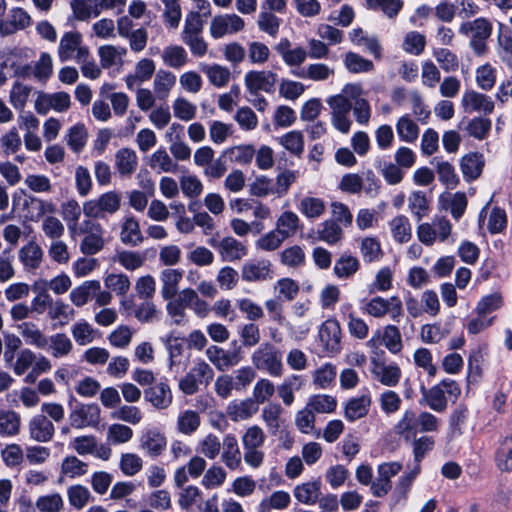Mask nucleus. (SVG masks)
Returning a JSON list of instances; mask_svg holds the SVG:
<instances>
[{
	"instance_id": "nucleus-1",
	"label": "nucleus",
	"mask_w": 512,
	"mask_h": 512,
	"mask_svg": "<svg viewBox=\"0 0 512 512\" xmlns=\"http://www.w3.org/2000/svg\"><path fill=\"white\" fill-rule=\"evenodd\" d=\"M421 405L428 406L431 410L442 413L447 409V396L457 399L461 393L459 384L452 379L446 378L431 388H426L424 384L420 386Z\"/></svg>"
},
{
	"instance_id": "nucleus-2",
	"label": "nucleus",
	"mask_w": 512,
	"mask_h": 512,
	"mask_svg": "<svg viewBox=\"0 0 512 512\" xmlns=\"http://www.w3.org/2000/svg\"><path fill=\"white\" fill-rule=\"evenodd\" d=\"M493 25L490 20L478 17L465 21L459 26L458 32L469 37V46L476 55H484L487 51V41L491 37Z\"/></svg>"
},
{
	"instance_id": "nucleus-3",
	"label": "nucleus",
	"mask_w": 512,
	"mask_h": 512,
	"mask_svg": "<svg viewBox=\"0 0 512 512\" xmlns=\"http://www.w3.org/2000/svg\"><path fill=\"white\" fill-rule=\"evenodd\" d=\"M265 440L264 430L258 425H252L244 431L241 437L243 459L249 467L257 469L264 463L265 453L262 448Z\"/></svg>"
},
{
	"instance_id": "nucleus-4",
	"label": "nucleus",
	"mask_w": 512,
	"mask_h": 512,
	"mask_svg": "<svg viewBox=\"0 0 512 512\" xmlns=\"http://www.w3.org/2000/svg\"><path fill=\"white\" fill-rule=\"evenodd\" d=\"M361 310L364 314L374 318H383L389 315L390 319L399 323L403 317V304L398 296L383 298L375 296L361 301Z\"/></svg>"
},
{
	"instance_id": "nucleus-5",
	"label": "nucleus",
	"mask_w": 512,
	"mask_h": 512,
	"mask_svg": "<svg viewBox=\"0 0 512 512\" xmlns=\"http://www.w3.org/2000/svg\"><path fill=\"white\" fill-rule=\"evenodd\" d=\"M256 378V371L251 366L241 367L231 374L219 376L215 381V391L221 398H228L232 391H244Z\"/></svg>"
},
{
	"instance_id": "nucleus-6",
	"label": "nucleus",
	"mask_w": 512,
	"mask_h": 512,
	"mask_svg": "<svg viewBox=\"0 0 512 512\" xmlns=\"http://www.w3.org/2000/svg\"><path fill=\"white\" fill-rule=\"evenodd\" d=\"M251 361L256 369L272 377H280L283 374L282 353L272 343L261 344L253 352Z\"/></svg>"
},
{
	"instance_id": "nucleus-7",
	"label": "nucleus",
	"mask_w": 512,
	"mask_h": 512,
	"mask_svg": "<svg viewBox=\"0 0 512 512\" xmlns=\"http://www.w3.org/2000/svg\"><path fill=\"white\" fill-rule=\"evenodd\" d=\"M57 56L60 62L84 61L90 56V50L83 42V37L78 31L65 32L59 41Z\"/></svg>"
},
{
	"instance_id": "nucleus-8",
	"label": "nucleus",
	"mask_w": 512,
	"mask_h": 512,
	"mask_svg": "<svg viewBox=\"0 0 512 512\" xmlns=\"http://www.w3.org/2000/svg\"><path fill=\"white\" fill-rule=\"evenodd\" d=\"M121 197L116 191H108L95 199L83 204V213L86 217L104 219L120 209Z\"/></svg>"
},
{
	"instance_id": "nucleus-9",
	"label": "nucleus",
	"mask_w": 512,
	"mask_h": 512,
	"mask_svg": "<svg viewBox=\"0 0 512 512\" xmlns=\"http://www.w3.org/2000/svg\"><path fill=\"white\" fill-rule=\"evenodd\" d=\"M77 235H84L80 243V251L84 255H95L104 247V229L100 223L94 220H83L79 225Z\"/></svg>"
},
{
	"instance_id": "nucleus-10",
	"label": "nucleus",
	"mask_w": 512,
	"mask_h": 512,
	"mask_svg": "<svg viewBox=\"0 0 512 512\" xmlns=\"http://www.w3.org/2000/svg\"><path fill=\"white\" fill-rule=\"evenodd\" d=\"M169 354V370L175 374L182 373L190 360V351L185 339L174 336L172 333L161 337Z\"/></svg>"
},
{
	"instance_id": "nucleus-11",
	"label": "nucleus",
	"mask_w": 512,
	"mask_h": 512,
	"mask_svg": "<svg viewBox=\"0 0 512 512\" xmlns=\"http://www.w3.org/2000/svg\"><path fill=\"white\" fill-rule=\"evenodd\" d=\"M352 103V98L343 94L333 95L327 99V104L331 108V123L341 133L350 131L352 121L349 114L352 110Z\"/></svg>"
},
{
	"instance_id": "nucleus-12",
	"label": "nucleus",
	"mask_w": 512,
	"mask_h": 512,
	"mask_svg": "<svg viewBox=\"0 0 512 512\" xmlns=\"http://www.w3.org/2000/svg\"><path fill=\"white\" fill-rule=\"evenodd\" d=\"M452 231V225L445 217H435L431 223H422L417 228V236L426 246L433 245L437 240L447 241Z\"/></svg>"
},
{
	"instance_id": "nucleus-13",
	"label": "nucleus",
	"mask_w": 512,
	"mask_h": 512,
	"mask_svg": "<svg viewBox=\"0 0 512 512\" xmlns=\"http://www.w3.org/2000/svg\"><path fill=\"white\" fill-rule=\"evenodd\" d=\"M402 469V464L396 461L385 462L377 467V477L370 484V491L373 496L385 497L392 489L391 479Z\"/></svg>"
},
{
	"instance_id": "nucleus-14",
	"label": "nucleus",
	"mask_w": 512,
	"mask_h": 512,
	"mask_svg": "<svg viewBox=\"0 0 512 512\" xmlns=\"http://www.w3.org/2000/svg\"><path fill=\"white\" fill-rule=\"evenodd\" d=\"M277 74L270 70H251L244 76V84L249 94L262 92L271 94L275 91Z\"/></svg>"
},
{
	"instance_id": "nucleus-15",
	"label": "nucleus",
	"mask_w": 512,
	"mask_h": 512,
	"mask_svg": "<svg viewBox=\"0 0 512 512\" xmlns=\"http://www.w3.org/2000/svg\"><path fill=\"white\" fill-rule=\"evenodd\" d=\"M69 421L76 429L96 427L100 422V408L97 404L77 403L70 411Z\"/></svg>"
},
{
	"instance_id": "nucleus-16",
	"label": "nucleus",
	"mask_w": 512,
	"mask_h": 512,
	"mask_svg": "<svg viewBox=\"0 0 512 512\" xmlns=\"http://www.w3.org/2000/svg\"><path fill=\"white\" fill-rule=\"evenodd\" d=\"M70 104V95L66 92H39L34 108L39 115H46L50 110L64 112L69 109Z\"/></svg>"
},
{
	"instance_id": "nucleus-17",
	"label": "nucleus",
	"mask_w": 512,
	"mask_h": 512,
	"mask_svg": "<svg viewBox=\"0 0 512 512\" xmlns=\"http://www.w3.org/2000/svg\"><path fill=\"white\" fill-rule=\"evenodd\" d=\"M274 277L272 263L268 259H251L246 261L241 269V278L243 281L264 282Z\"/></svg>"
},
{
	"instance_id": "nucleus-18",
	"label": "nucleus",
	"mask_w": 512,
	"mask_h": 512,
	"mask_svg": "<svg viewBox=\"0 0 512 512\" xmlns=\"http://www.w3.org/2000/svg\"><path fill=\"white\" fill-rule=\"evenodd\" d=\"M319 339L324 351L329 355H335L341 350V328L335 319H327L319 328Z\"/></svg>"
},
{
	"instance_id": "nucleus-19",
	"label": "nucleus",
	"mask_w": 512,
	"mask_h": 512,
	"mask_svg": "<svg viewBox=\"0 0 512 512\" xmlns=\"http://www.w3.org/2000/svg\"><path fill=\"white\" fill-rule=\"evenodd\" d=\"M167 439L165 434L156 427L146 428L139 439V447L148 456L155 458L165 451Z\"/></svg>"
},
{
	"instance_id": "nucleus-20",
	"label": "nucleus",
	"mask_w": 512,
	"mask_h": 512,
	"mask_svg": "<svg viewBox=\"0 0 512 512\" xmlns=\"http://www.w3.org/2000/svg\"><path fill=\"white\" fill-rule=\"evenodd\" d=\"M371 373L381 384L388 387L396 386L402 376L401 369L396 363L387 364L376 357L371 359Z\"/></svg>"
},
{
	"instance_id": "nucleus-21",
	"label": "nucleus",
	"mask_w": 512,
	"mask_h": 512,
	"mask_svg": "<svg viewBox=\"0 0 512 512\" xmlns=\"http://www.w3.org/2000/svg\"><path fill=\"white\" fill-rule=\"evenodd\" d=\"M419 475V468L412 467L408 472L402 474L392 490L389 498V505L392 509L402 507L408 499L412 484Z\"/></svg>"
},
{
	"instance_id": "nucleus-22",
	"label": "nucleus",
	"mask_w": 512,
	"mask_h": 512,
	"mask_svg": "<svg viewBox=\"0 0 512 512\" xmlns=\"http://www.w3.org/2000/svg\"><path fill=\"white\" fill-rule=\"evenodd\" d=\"M244 25V20L236 14L220 15L212 19L210 33L213 38L219 39L227 34L241 31Z\"/></svg>"
},
{
	"instance_id": "nucleus-23",
	"label": "nucleus",
	"mask_w": 512,
	"mask_h": 512,
	"mask_svg": "<svg viewBox=\"0 0 512 512\" xmlns=\"http://www.w3.org/2000/svg\"><path fill=\"white\" fill-rule=\"evenodd\" d=\"M462 106L467 113L491 114L494 110V102L490 96L476 92L466 91L462 96Z\"/></svg>"
},
{
	"instance_id": "nucleus-24",
	"label": "nucleus",
	"mask_w": 512,
	"mask_h": 512,
	"mask_svg": "<svg viewBox=\"0 0 512 512\" xmlns=\"http://www.w3.org/2000/svg\"><path fill=\"white\" fill-rule=\"evenodd\" d=\"M343 92L352 98V110L355 120L360 125H367L371 117V106L369 102L360 97L361 89L356 85H346Z\"/></svg>"
},
{
	"instance_id": "nucleus-25",
	"label": "nucleus",
	"mask_w": 512,
	"mask_h": 512,
	"mask_svg": "<svg viewBox=\"0 0 512 512\" xmlns=\"http://www.w3.org/2000/svg\"><path fill=\"white\" fill-rule=\"evenodd\" d=\"M155 63L150 58L140 59L134 68V72L125 77L126 87L133 91L141 84L148 82L155 73Z\"/></svg>"
},
{
	"instance_id": "nucleus-26",
	"label": "nucleus",
	"mask_w": 512,
	"mask_h": 512,
	"mask_svg": "<svg viewBox=\"0 0 512 512\" xmlns=\"http://www.w3.org/2000/svg\"><path fill=\"white\" fill-rule=\"evenodd\" d=\"M144 397L153 407L162 410L172 403V391L167 381H160L145 389Z\"/></svg>"
},
{
	"instance_id": "nucleus-27",
	"label": "nucleus",
	"mask_w": 512,
	"mask_h": 512,
	"mask_svg": "<svg viewBox=\"0 0 512 512\" xmlns=\"http://www.w3.org/2000/svg\"><path fill=\"white\" fill-rule=\"evenodd\" d=\"M223 450L221 461L230 470L242 469V455L239 448L238 440L233 434H226L223 437Z\"/></svg>"
},
{
	"instance_id": "nucleus-28",
	"label": "nucleus",
	"mask_w": 512,
	"mask_h": 512,
	"mask_svg": "<svg viewBox=\"0 0 512 512\" xmlns=\"http://www.w3.org/2000/svg\"><path fill=\"white\" fill-rule=\"evenodd\" d=\"M218 246L219 255L222 261L225 262L239 261L248 254L246 244L232 236H227L221 239Z\"/></svg>"
},
{
	"instance_id": "nucleus-29",
	"label": "nucleus",
	"mask_w": 512,
	"mask_h": 512,
	"mask_svg": "<svg viewBox=\"0 0 512 512\" xmlns=\"http://www.w3.org/2000/svg\"><path fill=\"white\" fill-rule=\"evenodd\" d=\"M371 406V396L366 393L349 398L344 405V417L349 422L364 418Z\"/></svg>"
},
{
	"instance_id": "nucleus-30",
	"label": "nucleus",
	"mask_w": 512,
	"mask_h": 512,
	"mask_svg": "<svg viewBox=\"0 0 512 512\" xmlns=\"http://www.w3.org/2000/svg\"><path fill=\"white\" fill-rule=\"evenodd\" d=\"M30 437L41 443L49 442L55 433V427L45 415H35L29 421Z\"/></svg>"
},
{
	"instance_id": "nucleus-31",
	"label": "nucleus",
	"mask_w": 512,
	"mask_h": 512,
	"mask_svg": "<svg viewBox=\"0 0 512 512\" xmlns=\"http://www.w3.org/2000/svg\"><path fill=\"white\" fill-rule=\"evenodd\" d=\"M24 206L27 210V217L33 222L43 220L45 216L56 212V205L52 201L43 200L35 196H27Z\"/></svg>"
},
{
	"instance_id": "nucleus-32",
	"label": "nucleus",
	"mask_w": 512,
	"mask_h": 512,
	"mask_svg": "<svg viewBox=\"0 0 512 512\" xmlns=\"http://www.w3.org/2000/svg\"><path fill=\"white\" fill-rule=\"evenodd\" d=\"M138 167V156L131 148H121L115 153V169L122 178H130Z\"/></svg>"
},
{
	"instance_id": "nucleus-33",
	"label": "nucleus",
	"mask_w": 512,
	"mask_h": 512,
	"mask_svg": "<svg viewBox=\"0 0 512 512\" xmlns=\"http://www.w3.org/2000/svg\"><path fill=\"white\" fill-rule=\"evenodd\" d=\"M258 404L252 398L231 401L226 409L227 415L234 422L250 419L258 412Z\"/></svg>"
},
{
	"instance_id": "nucleus-34",
	"label": "nucleus",
	"mask_w": 512,
	"mask_h": 512,
	"mask_svg": "<svg viewBox=\"0 0 512 512\" xmlns=\"http://www.w3.org/2000/svg\"><path fill=\"white\" fill-rule=\"evenodd\" d=\"M485 165L483 154L471 152L464 155L460 161V168L463 178L467 182L474 181L480 177Z\"/></svg>"
},
{
	"instance_id": "nucleus-35",
	"label": "nucleus",
	"mask_w": 512,
	"mask_h": 512,
	"mask_svg": "<svg viewBox=\"0 0 512 512\" xmlns=\"http://www.w3.org/2000/svg\"><path fill=\"white\" fill-rule=\"evenodd\" d=\"M290 73L300 79L326 81L334 75V69L324 63H312L303 68H294Z\"/></svg>"
},
{
	"instance_id": "nucleus-36",
	"label": "nucleus",
	"mask_w": 512,
	"mask_h": 512,
	"mask_svg": "<svg viewBox=\"0 0 512 512\" xmlns=\"http://www.w3.org/2000/svg\"><path fill=\"white\" fill-rule=\"evenodd\" d=\"M459 128L465 131L469 137L482 141L489 136L492 122L486 117L477 116L467 121H461Z\"/></svg>"
},
{
	"instance_id": "nucleus-37",
	"label": "nucleus",
	"mask_w": 512,
	"mask_h": 512,
	"mask_svg": "<svg viewBox=\"0 0 512 512\" xmlns=\"http://www.w3.org/2000/svg\"><path fill=\"white\" fill-rule=\"evenodd\" d=\"M31 24L30 15L20 7L12 8L6 22L0 20V33L9 35L18 30H23Z\"/></svg>"
},
{
	"instance_id": "nucleus-38",
	"label": "nucleus",
	"mask_w": 512,
	"mask_h": 512,
	"mask_svg": "<svg viewBox=\"0 0 512 512\" xmlns=\"http://www.w3.org/2000/svg\"><path fill=\"white\" fill-rule=\"evenodd\" d=\"M418 415L413 410H405L400 420L395 425V433L403 438L406 442H410L420 433Z\"/></svg>"
},
{
	"instance_id": "nucleus-39",
	"label": "nucleus",
	"mask_w": 512,
	"mask_h": 512,
	"mask_svg": "<svg viewBox=\"0 0 512 512\" xmlns=\"http://www.w3.org/2000/svg\"><path fill=\"white\" fill-rule=\"evenodd\" d=\"M148 164L150 168L158 174H175L179 170L178 163L168 154L164 147L158 148L151 154Z\"/></svg>"
},
{
	"instance_id": "nucleus-40",
	"label": "nucleus",
	"mask_w": 512,
	"mask_h": 512,
	"mask_svg": "<svg viewBox=\"0 0 512 512\" xmlns=\"http://www.w3.org/2000/svg\"><path fill=\"white\" fill-rule=\"evenodd\" d=\"M18 332L27 345L44 349L48 346V337L33 322H23L17 326Z\"/></svg>"
},
{
	"instance_id": "nucleus-41",
	"label": "nucleus",
	"mask_w": 512,
	"mask_h": 512,
	"mask_svg": "<svg viewBox=\"0 0 512 512\" xmlns=\"http://www.w3.org/2000/svg\"><path fill=\"white\" fill-rule=\"evenodd\" d=\"M284 410L279 403L270 402L261 413V418L271 435H277L285 420L282 418Z\"/></svg>"
},
{
	"instance_id": "nucleus-42",
	"label": "nucleus",
	"mask_w": 512,
	"mask_h": 512,
	"mask_svg": "<svg viewBox=\"0 0 512 512\" xmlns=\"http://www.w3.org/2000/svg\"><path fill=\"white\" fill-rule=\"evenodd\" d=\"M431 164L435 167L438 180L447 188L454 189L459 183L455 167L440 157H434Z\"/></svg>"
},
{
	"instance_id": "nucleus-43",
	"label": "nucleus",
	"mask_w": 512,
	"mask_h": 512,
	"mask_svg": "<svg viewBox=\"0 0 512 512\" xmlns=\"http://www.w3.org/2000/svg\"><path fill=\"white\" fill-rule=\"evenodd\" d=\"M182 277L183 272L179 269H164L161 272V295L163 299L170 300L176 296Z\"/></svg>"
},
{
	"instance_id": "nucleus-44",
	"label": "nucleus",
	"mask_w": 512,
	"mask_h": 512,
	"mask_svg": "<svg viewBox=\"0 0 512 512\" xmlns=\"http://www.w3.org/2000/svg\"><path fill=\"white\" fill-rule=\"evenodd\" d=\"M82 210L79 203L74 199L68 200L61 205V214L72 238L77 236Z\"/></svg>"
},
{
	"instance_id": "nucleus-45",
	"label": "nucleus",
	"mask_w": 512,
	"mask_h": 512,
	"mask_svg": "<svg viewBox=\"0 0 512 512\" xmlns=\"http://www.w3.org/2000/svg\"><path fill=\"white\" fill-rule=\"evenodd\" d=\"M175 84V74L163 69L158 70L153 81V91L157 99L166 100Z\"/></svg>"
},
{
	"instance_id": "nucleus-46",
	"label": "nucleus",
	"mask_w": 512,
	"mask_h": 512,
	"mask_svg": "<svg viewBox=\"0 0 512 512\" xmlns=\"http://www.w3.org/2000/svg\"><path fill=\"white\" fill-rule=\"evenodd\" d=\"M126 53L127 49L121 46L103 45L98 49L100 63L104 69L122 66Z\"/></svg>"
},
{
	"instance_id": "nucleus-47",
	"label": "nucleus",
	"mask_w": 512,
	"mask_h": 512,
	"mask_svg": "<svg viewBox=\"0 0 512 512\" xmlns=\"http://www.w3.org/2000/svg\"><path fill=\"white\" fill-rule=\"evenodd\" d=\"M43 257L42 248L35 242H29L19 251V260L25 270H36L40 267Z\"/></svg>"
},
{
	"instance_id": "nucleus-48",
	"label": "nucleus",
	"mask_w": 512,
	"mask_h": 512,
	"mask_svg": "<svg viewBox=\"0 0 512 512\" xmlns=\"http://www.w3.org/2000/svg\"><path fill=\"white\" fill-rule=\"evenodd\" d=\"M304 381L300 375H290L284 379V381L277 386L276 391L278 396L286 406H291L294 402V392L301 389Z\"/></svg>"
},
{
	"instance_id": "nucleus-49",
	"label": "nucleus",
	"mask_w": 512,
	"mask_h": 512,
	"mask_svg": "<svg viewBox=\"0 0 512 512\" xmlns=\"http://www.w3.org/2000/svg\"><path fill=\"white\" fill-rule=\"evenodd\" d=\"M75 316V310L62 300H53L48 310V317L55 321V327L67 325Z\"/></svg>"
},
{
	"instance_id": "nucleus-50",
	"label": "nucleus",
	"mask_w": 512,
	"mask_h": 512,
	"mask_svg": "<svg viewBox=\"0 0 512 512\" xmlns=\"http://www.w3.org/2000/svg\"><path fill=\"white\" fill-rule=\"evenodd\" d=\"M120 239L125 245L138 246L143 241L139 222L135 217H126L121 225Z\"/></svg>"
},
{
	"instance_id": "nucleus-51",
	"label": "nucleus",
	"mask_w": 512,
	"mask_h": 512,
	"mask_svg": "<svg viewBox=\"0 0 512 512\" xmlns=\"http://www.w3.org/2000/svg\"><path fill=\"white\" fill-rule=\"evenodd\" d=\"M70 6L75 18L79 21L97 17L102 12L99 0H72Z\"/></svg>"
},
{
	"instance_id": "nucleus-52",
	"label": "nucleus",
	"mask_w": 512,
	"mask_h": 512,
	"mask_svg": "<svg viewBox=\"0 0 512 512\" xmlns=\"http://www.w3.org/2000/svg\"><path fill=\"white\" fill-rule=\"evenodd\" d=\"M469 412L466 406L458 405L449 417V427L447 432L448 440L458 438L463 434Z\"/></svg>"
},
{
	"instance_id": "nucleus-53",
	"label": "nucleus",
	"mask_w": 512,
	"mask_h": 512,
	"mask_svg": "<svg viewBox=\"0 0 512 512\" xmlns=\"http://www.w3.org/2000/svg\"><path fill=\"white\" fill-rule=\"evenodd\" d=\"M360 269V261L350 254H342L333 267L334 274L339 279H349Z\"/></svg>"
},
{
	"instance_id": "nucleus-54",
	"label": "nucleus",
	"mask_w": 512,
	"mask_h": 512,
	"mask_svg": "<svg viewBox=\"0 0 512 512\" xmlns=\"http://www.w3.org/2000/svg\"><path fill=\"white\" fill-rule=\"evenodd\" d=\"M163 63L173 69H181L188 63L186 50L179 45H169L162 52Z\"/></svg>"
},
{
	"instance_id": "nucleus-55",
	"label": "nucleus",
	"mask_w": 512,
	"mask_h": 512,
	"mask_svg": "<svg viewBox=\"0 0 512 512\" xmlns=\"http://www.w3.org/2000/svg\"><path fill=\"white\" fill-rule=\"evenodd\" d=\"M100 289V282L97 280L85 281L82 285L74 288L70 292V300L71 302L81 307L85 305L91 297H93L96 292Z\"/></svg>"
},
{
	"instance_id": "nucleus-56",
	"label": "nucleus",
	"mask_w": 512,
	"mask_h": 512,
	"mask_svg": "<svg viewBox=\"0 0 512 512\" xmlns=\"http://www.w3.org/2000/svg\"><path fill=\"white\" fill-rule=\"evenodd\" d=\"M326 205L323 199L318 197H303L297 204V209L307 219H316L323 215Z\"/></svg>"
},
{
	"instance_id": "nucleus-57",
	"label": "nucleus",
	"mask_w": 512,
	"mask_h": 512,
	"mask_svg": "<svg viewBox=\"0 0 512 512\" xmlns=\"http://www.w3.org/2000/svg\"><path fill=\"white\" fill-rule=\"evenodd\" d=\"M393 239L398 243H407L412 237V228L409 219L398 215L389 222Z\"/></svg>"
},
{
	"instance_id": "nucleus-58",
	"label": "nucleus",
	"mask_w": 512,
	"mask_h": 512,
	"mask_svg": "<svg viewBox=\"0 0 512 512\" xmlns=\"http://www.w3.org/2000/svg\"><path fill=\"white\" fill-rule=\"evenodd\" d=\"M300 226L298 215L292 211H284L276 221V230L286 240L296 234Z\"/></svg>"
},
{
	"instance_id": "nucleus-59",
	"label": "nucleus",
	"mask_w": 512,
	"mask_h": 512,
	"mask_svg": "<svg viewBox=\"0 0 512 512\" xmlns=\"http://www.w3.org/2000/svg\"><path fill=\"white\" fill-rule=\"evenodd\" d=\"M450 332L451 328L448 323H433L423 325L421 328L420 336L423 342L434 344L446 338Z\"/></svg>"
},
{
	"instance_id": "nucleus-60",
	"label": "nucleus",
	"mask_w": 512,
	"mask_h": 512,
	"mask_svg": "<svg viewBox=\"0 0 512 512\" xmlns=\"http://www.w3.org/2000/svg\"><path fill=\"white\" fill-rule=\"evenodd\" d=\"M319 496L320 483L317 481L302 483L294 489V497L306 505L315 504L319 500Z\"/></svg>"
},
{
	"instance_id": "nucleus-61",
	"label": "nucleus",
	"mask_w": 512,
	"mask_h": 512,
	"mask_svg": "<svg viewBox=\"0 0 512 512\" xmlns=\"http://www.w3.org/2000/svg\"><path fill=\"white\" fill-rule=\"evenodd\" d=\"M396 131L401 141L414 143L419 136V127L409 115L401 116L396 123Z\"/></svg>"
},
{
	"instance_id": "nucleus-62",
	"label": "nucleus",
	"mask_w": 512,
	"mask_h": 512,
	"mask_svg": "<svg viewBox=\"0 0 512 512\" xmlns=\"http://www.w3.org/2000/svg\"><path fill=\"white\" fill-rule=\"evenodd\" d=\"M88 472V464L76 456H66L61 463V475L70 479L84 476Z\"/></svg>"
},
{
	"instance_id": "nucleus-63",
	"label": "nucleus",
	"mask_w": 512,
	"mask_h": 512,
	"mask_svg": "<svg viewBox=\"0 0 512 512\" xmlns=\"http://www.w3.org/2000/svg\"><path fill=\"white\" fill-rule=\"evenodd\" d=\"M343 235V231L338 223L333 220H326L321 223L317 229L318 239L329 245L338 243Z\"/></svg>"
},
{
	"instance_id": "nucleus-64",
	"label": "nucleus",
	"mask_w": 512,
	"mask_h": 512,
	"mask_svg": "<svg viewBox=\"0 0 512 512\" xmlns=\"http://www.w3.org/2000/svg\"><path fill=\"white\" fill-rule=\"evenodd\" d=\"M35 507L39 512H62L64 510V500L58 492L45 494L36 499Z\"/></svg>"
}]
</instances>
